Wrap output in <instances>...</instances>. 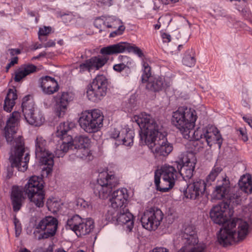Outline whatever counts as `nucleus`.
<instances>
[{
  "label": "nucleus",
  "instance_id": "obj_11",
  "mask_svg": "<svg viewBox=\"0 0 252 252\" xmlns=\"http://www.w3.org/2000/svg\"><path fill=\"white\" fill-rule=\"evenodd\" d=\"M47 142L41 136H37L35 140V157L42 165L47 166L43 167L47 174H49L54 165L53 155L46 149Z\"/></svg>",
  "mask_w": 252,
  "mask_h": 252
},
{
  "label": "nucleus",
  "instance_id": "obj_16",
  "mask_svg": "<svg viewBox=\"0 0 252 252\" xmlns=\"http://www.w3.org/2000/svg\"><path fill=\"white\" fill-rule=\"evenodd\" d=\"M206 188V185L204 180L196 179L188 186L184 194L188 198L196 199L203 195Z\"/></svg>",
  "mask_w": 252,
  "mask_h": 252
},
{
  "label": "nucleus",
  "instance_id": "obj_50",
  "mask_svg": "<svg viewBox=\"0 0 252 252\" xmlns=\"http://www.w3.org/2000/svg\"><path fill=\"white\" fill-rule=\"evenodd\" d=\"M76 205L78 209H85L89 206L88 203L84 199L79 198L76 200Z\"/></svg>",
  "mask_w": 252,
  "mask_h": 252
},
{
  "label": "nucleus",
  "instance_id": "obj_1",
  "mask_svg": "<svg viewBox=\"0 0 252 252\" xmlns=\"http://www.w3.org/2000/svg\"><path fill=\"white\" fill-rule=\"evenodd\" d=\"M229 205L227 202H222L214 206L210 212V218L214 223L220 225L226 223L218 234L219 243L224 247L243 240L249 230V224L246 221L239 219L229 221L233 214Z\"/></svg>",
  "mask_w": 252,
  "mask_h": 252
},
{
  "label": "nucleus",
  "instance_id": "obj_17",
  "mask_svg": "<svg viewBox=\"0 0 252 252\" xmlns=\"http://www.w3.org/2000/svg\"><path fill=\"white\" fill-rule=\"evenodd\" d=\"M183 165L181 169V174L184 178L190 179L194 171L196 163V158L195 155L192 153H188L183 158Z\"/></svg>",
  "mask_w": 252,
  "mask_h": 252
},
{
  "label": "nucleus",
  "instance_id": "obj_52",
  "mask_svg": "<svg viewBox=\"0 0 252 252\" xmlns=\"http://www.w3.org/2000/svg\"><path fill=\"white\" fill-rule=\"evenodd\" d=\"M102 95H88V99L94 103H97L101 100Z\"/></svg>",
  "mask_w": 252,
  "mask_h": 252
},
{
  "label": "nucleus",
  "instance_id": "obj_30",
  "mask_svg": "<svg viewBox=\"0 0 252 252\" xmlns=\"http://www.w3.org/2000/svg\"><path fill=\"white\" fill-rule=\"evenodd\" d=\"M120 135V140H119L118 145L123 144L126 146H131L133 144L134 133L132 130L123 128Z\"/></svg>",
  "mask_w": 252,
  "mask_h": 252
},
{
  "label": "nucleus",
  "instance_id": "obj_59",
  "mask_svg": "<svg viewBox=\"0 0 252 252\" xmlns=\"http://www.w3.org/2000/svg\"><path fill=\"white\" fill-rule=\"evenodd\" d=\"M240 133L241 135L242 136V139L244 141H246L248 140V137L246 133H245V131L243 129H240L239 130Z\"/></svg>",
  "mask_w": 252,
  "mask_h": 252
},
{
  "label": "nucleus",
  "instance_id": "obj_42",
  "mask_svg": "<svg viewBox=\"0 0 252 252\" xmlns=\"http://www.w3.org/2000/svg\"><path fill=\"white\" fill-rule=\"evenodd\" d=\"M137 101L136 100L135 95H131L129 98L128 102L126 104V108L127 109V111H133L137 109Z\"/></svg>",
  "mask_w": 252,
  "mask_h": 252
},
{
  "label": "nucleus",
  "instance_id": "obj_39",
  "mask_svg": "<svg viewBox=\"0 0 252 252\" xmlns=\"http://www.w3.org/2000/svg\"><path fill=\"white\" fill-rule=\"evenodd\" d=\"M17 96L18 95H6L3 105V109L5 111L10 112L12 111L15 104V101L17 99Z\"/></svg>",
  "mask_w": 252,
  "mask_h": 252
},
{
  "label": "nucleus",
  "instance_id": "obj_9",
  "mask_svg": "<svg viewBox=\"0 0 252 252\" xmlns=\"http://www.w3.org/2000/svg\"><path fill=\"white\" fill-rule=\"evenodd\" d=\"M118 183L113 171L106 169L99 173L97 183L94 188V194L100 198H107L112 192V189Z\"/></svg>",
  "mask_w": 252,
  "mask_h": 252
},
{
  "label": "nucleus",
  "instance_id": "obj_12",
  "mask_svg": "<svg viewBox=\"0 0 252 252\" xmlns=\"http://www.w3.org/2000/svg\"><path fill=\"white\" fill-rule=\"evenodd\" d=\"M66 228L73 231L78 236H81L94 229V222L90 218L82 219L79 215H75L67 221Z\"/></svg>",
  "mask_w": 252,
  "mask_h": 252
},
{
  "label": "nucleus",
  "instance_id": "obj_24",
  "mask_svg": "<svg viewBox=\"0 0 252 252\" xmlns=\"http://www.w3.org/2000/svg\"><path fill=\"white\" fill-rule=\"evenodd\" d=\"M43 183L41 178L36 176H32L25 186V192L26 193L43 190Z\"/></svg>",
  "mask_w": 252,
  "mask_h": 252
},
{
  "label": "nucleus",
  "instance_id": "obj_22",
  "mask_svg": "<svg viewBox=\"0 0 252 252\" xmlns=\"http://www.w3.org/2000/svg\"><path fill=\"white\" fill-rule=\"evenodd\" d=\"M10 198L13 211L18 212L21 209L25 199L22 189L18 186L13 187Z\"/></svg>",
  "mask_w": 252,
  "mask_h": 252
},
{
  "label": "nucleus",
  "instance_id": "obj_35",
  "mask_svg": "<svg viewBox=\"0 0 252 252\" xmlns=\"http://www.w3.org/2000/svg\"><path fill=\"white\" fill-rule=\"evenodd\" d=\"M60 200L55 197H50L47 199L46 205L48 210L53 213H56L61 208Z\"/></svg>",
  "mask_w": 252,
  "mask_h": 252
},
{
  "label": "nucleus",
  "instance_id": "obj_55",
  "mask_svg": "<svg viewBox=\"0 0 252 252\" xmlns=\"http://www.w3.org/2000/svg\"><path fill=\"white\" fill-rule=\"evenodd\" d=\"M17 93H18V92L16 88L15 87H12L8 89L7 94H17Z\"/></svg>",
  "mask_w": 252,
  "mask_h": 252
},
{
  "label": "nucleus",
  "instance_id": "obj_37",
  "mask_svg": "<svg viewBox=\"0 0 252 252\" xmlns=\"http://www.w3.org/2000/svg\"><path fill=\"white\" fill-rule=\"evenodd\" d=\"M143 66V73L141 76V81L142 83H145L147 82L151 78L154 77L151 76V67L149 66L148 63L145 61H142Z\"/></svg>",
  "mask_w": 252,
  "mask_h": 252
},
{
  "label": "nucleus",
  "instance_id": "obj_28",
  "mask_svg": "<svg viewBox=\"0 0 252 252\" xmlns=\"http://www.w3.org/2000/svg\"><path fill=\"white\" fill-rule=\"evenodd\" d=\"M238 185L239 189L235 188V191L240 190L241 193L242 191L245 193L252 192V180L250 174L243 175L239 181Z\"/></svg>",
  "mask_w": 252,
  "mask_h": 252
},
{
  "label": "nucleus",
  "instance_id": "obj_25",
  "mask_svg": "<svg viewBox=\"0 0 252 252\" xmlns=\"http://www.w3.org/2000/svg\"><path fill=\"white\" fill-rule=\"evenodd\" d=\"M164 78L161 77H152L150 80L148 81L146 88L147 89L154 92H158L165 87L170 86V82L164 83Z\"/></svg>",
  "mask_w": 252,
  "mask_h": 252
},
{
  "label": "nucleus",
  "instance_id": "obj_18",
  "mask_svg": "<svg viewBox=\"0 0 252 252\" xmlns=\"http://www.w3.org/2000/svg\"><path fill=\"white\" fill-rule=\"evenodd\" d=\"M116 222L123 225L124 229L127 232L132 231L134 226V217L128 209L123 208L117 213Z\"/></svg>",
  "mask_w": 252,
  "mask_h": 252
},
{
  "label": "nucleus",
  "instance_id": "obj_53",
  "mask_svg": "<svg viewBox=\"0 0 252 252\" xmlns=\"http://www.w3.org/2000/svg\"><path fill=\"white\" fill-rule=\"evenodd\" d=\"M161 36L163 42L168 43L171 41V36L166 32H161Z\"/></svg>",
  "mask_w": 252,
  "mask_h": 252
},
{
  "label": "nucleus",
  "instance_id": "obj_2",
  "mask_svg": "<svg viewBox=\"0 0 252 252\" xmlns=\"http://www.w3.org/2000/svg\"><path fill=\"white\" fill-rule=\"evenodd\" d=\"M141 129V140L153 154L156 158L163 159L172 151L173 146L166 137L167 134L151 115L143 112L132 118Z\"/></svg>",
  "mask_w": 252,
  "mask_h": 252
},
{
  "label": "nucleus",
  "instance_id": "obj_62",
  "mask_svg": "<svg viewBox=\"0 0 252 252\" xmlns=\"http://www.w3.org/2000/svg\"><path fill=\"white\" fill-rule=\"evenodd\" d=\"M161 24L158 23V24L155 25V29L156 30H158L161 27Z\"/></svg>",
  "mask_w": 252,
  "mask_h": 252
},
{
  "label": "nucleus",
  "instance_id": "obj_31",
  "mask_svg": "<svg viewBox=\"0 0 252 252\" xmlns=\"http://www.w3.org/2000/svg\"><path fill=\"white\" fill-rule=\"evenodd\" d=\"M90 139L86 135H79L76 136L74 140L72 139V145L74 144L76 147L79 148L80 152H85L88 153L87 148L90 143Z\"/></svg>",
  "mask_w": 252,
  "mask_h": 252
},
{
  "label": "nucleus",
  "instance_id": "obj_15",
  "mask_svg": "<svg viewBox=\"0 0 252 252\" xmlns=\"http://www.w3.org/2000/svg\"><path fill=\"white\" fill-rule=\"evenodd\" d=\"M58 227V220L52 216H47L41 220L36 226L44 231L43 237L47 238L54 236Z\"/></svg>",
  "mask_w": 252,
  "mask_h": 252
},
{
  "label": "nucleus",
  "instance_id": "obj_29",
  "mask_svg": "<svg viewBox=\"0 0 252 252\" xmlns=\"http://www.w3.org/2000/svg\"><path fill=\"white\" fill-rule=\"evenodd\" d=\"M28 198L30 202L33 203L35 206L38 208H41L44 206L45 194L43 190L37 192H32L26 193Z\"/></svg>",
  "mask_w": 252,
  "mask_h": 252
},
{
  "label": "nucleus",
  "instance_id": "obj_43",
  "mask_svg": "<svg viewBox=\"0 0 252 252\" xmlns=\"http://www.w3.org/2000/svg\"><path fill=\"white\" fill-rule=\"evenodd\" d=\"M94 25L96 28L99 29L100 32L106 30L104 17L95 19Z\"/></svg>",
  "mask_w": 252,
  "mask_h": 252
},
{
  "label": "nucleus",
  "instance_id": "obj_45",
  "mask_svg": "<svg viewBox=\"0 0 252 252\" xmlns=\"http://www.w3.org/2000/svg\"><path fill=\"white\" fill-rule=\"evenodd\" d=\"M52 29L50 27H44L40 28L38 31V37L40 40H42V36H46L51 32Z\"/></svg>",
  "mask_w": 252,
  "mask_h": 252
},
{
  "label": "nucleus",
  "instance_id": "obj_19",
  "mask_svg": "<svg viewBox=\"0 0 252 252\" xmlns=\"http://www.w3.org/2000/svg\"><path fill=\"white\" fill-rule=\"evenodd\" d=\"M128 196L127 189L125 188L114 191L110 199L111 207L119 210L125 208Z\"/></svg>",
  "mask_w": 252,
  "mask_h": 252
},
{
  "label": "nucleus",
  "instance_id": "obj_58",
  "mask_svg": "<svg viewBox=\"0 0 252 252\" xmlns=\"http://www.w3.org/2000/svg\"><path fill=\"white\" fill-rule=\"evenodd\" d=\"M18 58L17 57H15L11 59L10 62L8 63L11 66H13L18 63Z\"/></svg>",
  "mask_w": 252,
  "mask_h": 252
},
{
  "label": "nucleus",
  "instance_id": "obj_32",
  "mask_svg": "<svg viewBox=\"0 0 252 252\" xmlns=\"http://www.w3.org/2000/svg\"><path fill=\"white\" fill-rule=\"evenodd\" d=\"M102 55L103 56H95L89 59L92 70H98L107 63L108 58L105 56L107 55Z\"/></svg>",
  "mask_w": 252,
  "mask_h": 252
},
{
  "label": "nucleus",
  "instance_id": "obj_61",
  "mask_svg": "<svg viewBox=\"0 0 252 252\" xmlns=\"http://www.w3.org/2000/svg\"><path fill=\"white\" fill-rule=\"evenodd\" d=\"M19 252H31V251L26 248H23V249H21L19 251Z\"/></svg>",
  "mask_w": 252,
  "mask_h": 252
},
{
  "label": "nucleus",
  "instance_id": "obj_6",
  "mask_svg": "<svg viewBox=\"0 0 252 252\" xmlns=\"http://www.w3.org/2000/svg\"><path fill=\"white\" fill-rule=\"evenodd\" d=\"M104 117L98 109L83 111L80 114L78 123L81 128L88 133H94L100 130L103 126Z\"/></svg>",
  "mask_w": 252,
  "mask_h": 252
},
{
  "label": "nucleus",
  "instance_id": "obj_57",
  "mask_svg": "<svg viewBox=\"0 0 252 252\" xmlns=\"http://www.w3.org/2000/svg\"><path fill=\"white\" fill-rule=\"evenodd\" d=\"M55 45V42L52 40H50L49 41H48L47 43H46L43 47H45V48H47V47H53Z\"/></svg>",
  "mask_w": 252,
  "mask_h": 252
},
{
  "label": "nucleus",
  "instance_id": "obj_41",
  "mask_svg": "<svg viewBox=\"0 0 252 252\" xmlns=\"http://www.w3.org/2000/svg\"><path fill=\"white\" fill-rule=\"evenodd\" d=\"M119 209L111 208L105 215L106 219L109 221H116L117 213H119Z\"/></svg>",
  "mask_w": 252,
  "mask_h": 252
},
{
  "label": "nucleus",
  "instance_id": "obj_60",
  "mask_svg": "<svg viewBox=\"0 0 252 252\" xmlns=\"http://www.w3.org/2000/svg\"><path fill=\"white\" fill-rule=\"evenodd\" d=\"M46 53L45 52H41L38 56H37L38 57V58H40V57H44L46 56Z\"/></svg>",
  "mask_w": 252,
  "mask_h": 252
},
{
  "label": "nucleus",
  "instance_id": "obj_49",
  "mask_svg": "<svg viewBox=\"0 0 252 252\" xmlns=\"http://www.w3.org/2000/svg\"><path fill=\"white\" fill-rule=\"evenodd\" d=\"M14 224L15 225V235L18 237L21 233L22 226L20 221L16 217L14 218Z\"/></svg>",
  "mask_w": 252,
  "mask_h": 252
},
{
  "label": "nucleus",
  "instance_id": "obj_48",
  "mask_svg": "<svg viewBox=\"0 0 252 252\" xmlns=\"http://www.w3.org/2000/svg\"><path fill=\"white\" fill-rule=\"evenodd\" d=\"M79 67L80 69V72H83L87 70L90 72L92 70L89 59L86 60L83 63H81L79 65Z\"/></svg>",
  "mask_w": 252,
  "mask_h": 252
},
{
  "label": "nucleus",
  "instance_id": "obj_54",
  "mask_svg": "<svg viewBox=\"0 0 252 252\" xmlns=\"http://www.w3.org/2000/svg\"><path fill=\"white\" fill-rule=\"evenodd\" d=\"M152 252H169L168 250L164 247H157L154 248Z\"/></svg>",
  "mask_w": 252,
  "mask_h": 252
},
{
  "label": "nucleus",
  "instance_id": "obj_36",
  "mask_svg": "<svg viewBox=\"0 0 252 252\" xmlns=\"http://www.w3.org/2000/svg\"><path fill=\"white\" fill-rule=\"evenodd\" d=\"M221 171L222 168L220 167L215 166L213 167L206 178V182H205L206 187L211 185L212 183L215 181L217 177Z\"/></svg>",
  "mask_w": 252,
  "mask_h": 252
},
{
  "label": "nucleus",
  "instance_id": "obj_27",
  "mask_svg": "<svg viewBox=\"0 0 252 252\" xmlns=\"http://www.w3.org/2000/svg\"><path fill=\"white\" fill-rule=\"evenodd\" d=\"M37 67L32 64H24L15 72L14 80L20 81L23 78L36 71Z\"/></svg>",
  "mask_w": 252,
  "mask_h": 252
},
{
  "label": "nucleus",
  "instance_id": "obj_4",
  "mask_svg": "<svg viewBox=\"0 0 252 252\" xmlns=\"http://www.w3.org/2000/svg\"><path fill=\"white\" fill-rule=\"evenodd\" d=\"M192 137L189 139V145L193 152H199L206 146L211 147L218 144L220 148L222 139L218 129L213 126H209L203 129L198 128L191 132Z\"/></svg>",
  "mask_w": 252,
  "mask_h": 252
},
{
  "label": "nucleus",
  "instance_id": "obj_23",
  "mask_svg": "<svg viewBox=\"0 0 252 252\" xmlns=\"http://www.w3.org/2000/svg\"><path fill=\"white\" fill-rule=\"evenodd\" d=\"M41 87L43 92L48 94L55 93L59 89L58 83L55 78L48 76L41 78Z\"/></svg>",
  "mask_w": 252,
  "mask_h": 252
},
{
  "label": "nucleus",
  "instance_id": "obj_56",
  "mask_svg": "<svg viewBox=\"0 0 252 252\" xmlns=\"http://www.w3.org/2000/svg\"><path fill=\"white\" fill-rule=\"evenodd\" d=\"M9 53L11 56L18 55L21 53L19 49H11L9 50Z\"/></svg>",
  "mask_w": 252,
  "mask_h": 252
},
{
  "label": "nucleus",
  "instance_id": "obj_64",
  "mask_svg": "<svg viewBox=\"0 0 252 252\" xmlns=\"http://www.w3.org/2000/svg\"><path fill=\"white\" fill-rule=\"evenodd\" d=\"M55 252H66L63 249H59L58 250H57Z\"/></svg>",
  "mask_w": 252,
  "mask_h": 252
},
{
  "label": "nucleus",
  "instance_id": "obj_20",
  "mask_svg": "<svg viewBox=\"0 0 252 252\" xmlns=\"http://www.w3.org/2000/svg\"><path fill=\"white\" fill-rule=\"evenodd\" d=\"M107 79L103 75H98L88 85L87 93L88 94H102L104 92Z\"/></svg>",
  "mask_w": 252,
  "mask_h": 252
},
{
  "label": "nucleus",
  "instance_id": "obj_46",
  "mask_svg": "<svg viewBox=\"0 0 252 252\" xmlns=\"http://www.w3.org/2000/svg\"><path fill=\"white\" fill-rule=\"evenodd\" d=\"M120 135H121V130L119 131L115 128L112 129L109 132L110 138L116 140V144L117 145L119 143V140H120Z\"/></svg>",
  "mask_w": 252,
  "mask_h": 252
},
{
  "label": "nucleus",
  "instance_id": "obj_38",
  "mask_svg": "<svg viewBox=\"0 0 252 252\" xmlns=\"http://www.w3.org/2000/svg\"><path fill=\"white\" fill-rule=\"evenodd\" d=\"M105 22L107 29H116L117 26L122 24L121 20L115 16H109L104 17Z\"/></svg>",
  "mask_w": 252,
  "mask_h": 252
},
{
  "label": "nucleus",
  "instance_id": "obj_8",
  "mask_svg": "<svg viewBox=\"0 0 252 252\" xmlns=\"http://www.w3.org/2000/svg\"><path fill=\"white\" fill-rule=\"evenodd\" d=\"M178 172L172 166L164 165L159 171L155 172V184L157 189L162 192L173 188L177 179Z\"/></svg>",
  "mask_w": 252,
  "mask_h": 252
},
{
  "label": "nucleus",
  "instance_id": "obj_47",
  "mask_svg": "<svg viewBox=\"0 0 252 252\" xmlns=\"http://www.w3.org/2000/svg\"><path fill=\"white\" fill-rule=\"evenodd\" d=\"M117 28L118 29L116 31L111 32L110 33L109 37H115L118 35H120L123 34L125 30V26L122 24L118 26Z\"/></svg>",
  "mask_w": 252,
  "mask_h": 252
},
{
  "label": "nucleus",
  "instance_id": "obj_40",
  "mask_svg": "<svg viewBox=\"0 0 252 252\" xmlns=\"http://www.w3.org/2000/svg\"><path fill=\"white\" fill-rule=\"evenodd\" d=\"M118 60L121 64L128 68L131 67L134 63L132 59L126 56H119L118 57Z\"/></svg>",
  "mask_w": 252,
  "mask_h": 252
},
{
  "label": "nucleus",
  "instance_id": "obj_51",
  "mask_svg": "<svg viewBox=\"0 0 252 252\" xmlns=\"http://www.w3.org/2000/svg\"><path fill=\"white\" fill-rule=\"evenodd\" d=\"M113 68L115 71L118 72H121L126 68L120 63H119L118 64H114L113 65Z\"/></svg>",
  "mask_w": 252,
  "mask_h": 252
},
{
  "label": "nucleus",
  "instance_id": "obj_13",
  "mask_svg": "<svg viewBox=\"0 0 252 252\" xmlns=\"http://www.w3.org/2000/svg\"><path fill=\"white\" fill-rule=\"evenodd\" d=\"M163 218V214L159 209L151 207L145 211L141 221L145 229L150 231L155 230L160 225Z\"/></svg>",
  "mask_w": 252,
  "mask_h": 252
},
{
  "label": "nucleus",
  "instance_id": "obj_33",
  "mask_svg": "<svg viewBox=\"0 0 252 252\" xmlns=\"http://www.w3.org/2000/svg\"><path fill=\"white\" fill-rule=\"evenodd\" d=\"M25 119L29 124L36 126H41L45 121V118L40 112H34L29 117L25 118Z\"/></svg>",
  "mask_w": 252,
  "mask_h": 252
},
{
  "label": "nucleus",
  "instance_id": "obj_21",
  "mask_svg": "<svg viewBox=\"0 0 252 252\" xmlns=\"http://www.w3.org/2000/svg\"><path fill=\"white\" fill-rule=\"evenodd\" d=\"M72 100L69 95H55L53 102L55 113L59 117L63 116L66 110V107Z\"/></svg>",
  "mask_w": 252,
  "mask_h": 252
},
{
  "label": "nucleus",
  "instance_id": "obj_5",
  "mask_svg": "<svg viewBox=\"0 0 252 252\" xmlns=\"http://www.w3.org/2000/svg\"><path fill=\"white\" fill-rule=\"evenodd\" d=\"M197 119L196 111L187 107H179L172 113L171 122L186 139L191 138L190 133L193 130Z\"/></svg>",
  "mask_w": 252,
  "mask_h": 252
},
{
  "label": "nucleus",
  "instance_id": "obj_44",
  "mask_svg": "<svg viewBox=\"0 0 252 252\" xmlns=\"http://www.w3.org/2000/svg\"><path fill=\"white\" fill-rule=\"evenodd\" d=\"M172 20L171 16L169 14H165L160 17L158 20V23L168 26Z\"/></svg>",
  "mask_w": 252,
  "mask_h": 252
},
{
  "label": "nucleus",
  "instance_id": "obj_63",
  "mask_svg": "<svg viewBox=\"0 0 252 252\" xmlns=\"http://www.w3.org/2000/svg\"><path fill=\"white\" fill-rule=\"evenodd\" d=\"M243 120L246 122V123H248L249 121H250L251 119L249 118H247L246 117H243Z\"/></svg>",
  "mask_w": 252,
  "mask_h": 252
},
{
  "label": "nucleus",
  "instance_id": "obj_3",
  "mask_svg": "<svg viewBox=\"0 0 252 252\" xmlns=\"http://www.w3.org/2000/svg\"><path fill=\"white\" fill-rule=\"evenodd\" d=\"M20 117L21 115L19 112L14 111L7 120L4 127V136L6 141L8 144L13 146L9 157L11 167L8 171V178H10L12 176V169L14 167L17 168L20 171H25L28 168V163L30 159V155L28 153L24 155V143L22 136H18L15 138L14 137Z\"/></svg>",
  "mask_w": 252,
  "mask_h": 252
},
{
  "label": "nucleus",
  "instance_id": "obj_10",
  "mask_svg": "<svg viewBox=\"0 0 252 252\" xmlns=\"http://www.w3.org/2000/svg\"><path fill=\"white\" fill-rule=\"evenodd\" d=\"M75 127V124L72 122L61 123L57 127L56 135L61 139L54 152L55 156L63 157L64 154L72 147V137L67 135L68 131Z\"/></svg>",
  "mask_w": 252,
  "mask_h": 252
},
{
  "label": "nucleus",
  "instance_id": "obj_14",
  "mask_svg": "<svg viewBox=\"0 0 252 252\" xmlns=\"http://www.w3.org/2000/svg\"><path fill=\"white\" fill-rule=\"evenodd\" d=\"M125 52H133L140 58L144 56L142 51L139 47L125 42L103 47L100 50V53L103 55H114Z\"/></svg>",
  "mask_w": 252,
  "mask_h": 252
},
{
  "label": "nucleus",
  "instance_id": "obj_26",
  "mask_svg": "<svg viewBox=\"0 0 252 252\" xmlns=\"http://www.w3.org/2000/svg\"><path fill=\"white\" fill-rule=\"evenodd\" d=\"M22 108L25 118L35 112V104L32 95H25L23 97Z\"/></svg>",
  "mask_w": 252,
  "mask_h": 252
},
{
  "label": "nucleus",
  "instance_id": "obj_34",
  "mask_svg": "<svg viewBox=\"0 0 252 252\" xmlns=\"http://www.w3.org/2000/svg\"><path fill=\"white\" fill-rule=\"evenodd\" d=\"M182 62L183 64L187 66H193L196 63L194 51L192 50L187 51L184 55Z\"/></svg>",
  "mask_w": 252,
  "mask_h": 252
},
{
  "label": "nucleus",
  "instance_id": "obj_7",
  "mask_svg": "<svg viewBox=\"0 0 252 252\" xmlns=\"http://www.w3.org/2000/svg\"><path fill=\"white\" fill-rule=\"evenodd\" d=\"M214 198L218 200H226L229 204H239L241 201V193L240 190L235 191V188L231 190L229 179L225 176L218 180L213 192Z\"/></svg>",
  "mask_w": 252,
  "mask_h": 252
}]
</instances>
